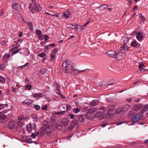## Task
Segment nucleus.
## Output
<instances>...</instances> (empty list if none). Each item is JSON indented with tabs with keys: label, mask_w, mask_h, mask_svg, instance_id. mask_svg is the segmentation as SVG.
<instances>
[{
	"label": "nucleus",
	"mask_w": 148,
	"mask_h": 148,
	"mask_svg": "<svg viewBox=\"0 0 148 148\" xmlns=\"http://www.w3.org/2000/svg\"><path fill=\"white\" fill-rule=\"evenodd\" d=\"M73 65V64L72 62L67 60L62 64V68L63 71L67 73H71V72H72L74 71V70L73 71H72Z\"/></svg>",
	"instance_id": "nucleus-1"
},
{
	"label": "nucleus",
	"mask_w": 148,
	"mask_h": 148,
	"mask_svg": "<svg viewBox=\"0 0 148 148\" xmlns=\"http://www.w3.org/2000/svg\"><path fill=\"white\" fill-rule=\"evenodd\" d=\"M143 107L142 104H135L132 107V109L133 111L130 110L129 112V115H132L135 114L136 112H137Z\"/></svg>",
	"instance_id": "nucleus-2"
},
{
	"label": "nucleus",
	"mask_w": 148,
	"mask_h": 148,
	"mask_svg": "<svg viewBox=\"0 0 148 148\" xmlns=\"http://www.w3.org/2000/svg\"><path fill=\"white\" fill-rule=\"evenodd\" d=\"M142 117V115L139 113H138L135 115L131 120V122L132 123V125H133L136 122H138L141 119Z\"/></svg>",
	"instance_id": "nucleus-3"
},
{
	"label": "nucleus",
	"mask_w": 148,
	"mask_h": 148,
	"mask_svg": "<svg viewBox=\"0 0 148 148\" xmlns=\"http://www.w3.org/2000/svg\"><path fill=\"white\" fill-rule=\"evenodd\" d=\"M87 108H83V109H84L85 110H87V112L86 113L87 116L89 114H91L92 115V114L96 112L97 110V108H92L88 110H87Z\"/></svg>",
	"instance_id": "nucleus-4"
},
{
	"label": "nucleus",
	"mask_w": 148,
	"mask_h": 148,
	"mask_svg": "<svg viewBox=\"0 0 148 148\" xmlns=\"http://www.w3.org/2000/svg\"><path fill=\"white\" fill-rule=\"evenodd\" d=\"M116 53H117L113 50H110L107 52V54L109 57L114 58H115L116 57Z\"/></svg>",
	"instance_id": "nucleus-5"
},
{
	"label": "nucleus",
	"mask_w": 148,
	"mask_h": 148,
	"mask_svg": "<svg viewBox=\"0 0 148 148\" xmlns=\"http://www.w3.org/2000/svg\"><path fill=\"white\" fill-rule=\"evenodd\" d=\"M36 127L35 124H33L32 125L31 123H29L28 125H26L27 131L29 133L32 132V129H34Z\"/></svg>",
	"instance_id": "nucleus-6"
},
{
	"label": "nucleus",
	"mask_w": 148,
	"mask_h": 148,
	"mask_svg": "<svg viewBox=\"0 0 148 148\" xmlns=\"http://www.w3.org/2000/svg\"><path fill=\"white\" fill-rule=\"evenodd\" d=\"M15 125V123L14 121H10L8 123L7 127L9 129L12 130L14 128Z\"/></svg>",
	"instance_id": "nucleus-7"
},
{
	"label": "nucleus",
	"mask_w": 148,
	"mask_h": 148,
	"mask_svg": "<svg viewBox=\"0 0 148 148\" xmlns=\"http://www.w3.org/2000/svg\"><path fill=\"white\" fill-rule=\"evenodd\" d=\"M116 56V58L119 61H120L124 59V56H125V54L124 53L122 52H117Z\"/></svg>",
	"instance_id": "nucleus-8"
},
{
	"label": "nucleus",
	"mask_w": 148,
	"mask_h": 148,
	"mask_svg": "<svg viewBox=\"0 0 148 148\" xmlns=\"http://www.w3.org/2000/svg\"><path fill=\"white\" fill-rule=\"evenodd\" d=\"M54 85L56 86L55 88H56V92L60 95L61 96H63L62 94H61L60 90V86L58 85L57 82H55L54 84Z\"/></svg>",
	"instance_id": "nucleus-9"
},
{
	"label": "nucleus",
	"mask_w": 148,
	"mask_h": 148,
	"mask_svg": "<svg viewBox=\"0 0 148 148\" xmlns=\"http://www.w3.org/2000/svg\"><path fill=\"white\" fill-rule=\"evenodd\" d=\"M17 124L18 126L16 127V130H20L21 127L24 125V122L22 121H18L17 122Z\"/></svg>",
	"instance_id": "nucleus-10"
},
{
	"label": "nucleus",
	"mask_w": 148,
	"mask_h": 148,
	"mask_svg": "<svg viewBox=\"0 0 148 148\" xmlns=\"http://www.w3.org/2000/svg\"><path fill=\"white\" fill-rule=\"evenodd\" d=\"M27 118V116L25 114L21 115L19 116L18 118V121H22L25 120Z\"/></svg>",
	"instance_id": "nucleus-11"
},
{
	"label": "nucleus",
	"mask_w": 148,
	"mask_h": 148,
	"mask_svg": "<svg viewBox=\"0 0 148 148\" xmlns=\"http://www.w3.org/2000/svg\"><path fill=\"white\" fill-rule=\"evenodd\" d=\"M6 116L5 115L0 116V122L2 123H5L6 121Z\"/></svg>",
	"instance_id": "nucleus-12"
},
{
	"label": "nucleus",
	"mask_w": 148,
	"mask_h": 148,
	"mask_svg": "<svg viewBox=\"0 0 148 148\" xmlns=\"http://www.w3.org/2000/svg\"><path fill=\"white\" fill-rule=\"evenodd\" d=\"M99 103V101L95 99L92 100L90 103L89 105L91 106H93L97 105Z\"/></svg>",
	"instance_id": "nucleus-13"
},
{
	"label": "nucleus",
	"mask_w": 148,
	"mask_h": 148,
	"mask_svg": "<svg viewBox=\"0 0 148 148\" xmlns=\"http://www.w3.org/2000/svg\"><path fill=\"white\" fill-rule=\"evenodd\" d=\"M137 38L139 41H140L143 38V33L142 32H139L137 33Z\"/></svg>",
	"instance_id": "nucleus-14"
},
{
	"label": "nucleus",
	"mask_w": 148,
	"mask_h": 148,
	"mask_svg": "<svg viewBox=\"0 0 148 148\" xmlns=\"http://www.w3.org/2000/svg\"><path fill=\"white\" fill-rule=\"evenodd\" d=\"M12 6L13 8L15 9L16 11H18L20 8V5L17 3L12 4Z\"/></svg>",
	"instance_id": "nucleus-15"
},
{
	"label": "nucleus",
	"mask_w": 148,
	"mask_h": 148,
	"mask_svg": "<svg viewBox=\"0 0 148 148\" xmlns=\"http://www.w3.org/2000/svg\"><path fill=\"white\" fill-rule=\"evenodd\" d=\"M33 8L38 11H39L41 10V7L39 5L36 4H34Z\"/></svg>",
	"instance_id": "nucleus-16"
},
{
	"label": "nucleus",
	"mask_w": 148,
	"mask_h": 148,
	"mask_svg": "<svg viewBox=\"0 0 148 148\" xmlns=\"http://www.w3.org/2000/svg\"><path fill=\"white\" fill-rule=\"evenodd\" d=\"M148 108V104L145 105L141 110L140 111V112L141 114H143L145 113L147 110Z\"/></svg>",
	"instance_id": "nucleus-17"
},
{
	"label": "nucleus",
	"mask_w": 148,
	"mask_h": 148,
	"mask_svg": "<svg viewBox=\"0 0 148 148\" xmlns=\"http://www.w3.org/2000/svg\"><path fill=\"white\" fill-rule=\"evenodd\" d=\"M69 121L66 118L64 119L62 121V124L61 126L62 125L64 126H66L69 124Z\"/></svg>",
	"instance_id": "nucleus-18"
},
{
	"label": "nucleus",
	"mask_w": 148,
	"mask_h": 148,
	"mask_svg": "<svg viewBox=\"0 0 148 148\" xmlns=\"http://www.w3.org/2000/svg\"><path fill=\"white\" fill-rule=\"evenodd\" d=\"M123 108L122 107L118 108L116 110V114H119L123 111Z\"/></svg>",
	"instance_id": "nucleus-19"
},
{
	"label": "nucleus",
	"mask_w": 148,
	"mask_h": 148,
	"mask_svg": "<svg viewBox=\"0 0 148 148\" xmlns=\"http://www.w3.org/2000/svg\"><path fill=\"white\" fill-rule=\"evenodd\" d=\"M128 47L127 45L126 44H124V45L120 48V51H123V50H126L127 51L128 50Z\"/></svg>",
	"instance_id": "nucleus-20"
},
{
	"label": "nucleus",
	"mask_w": 148,
	"mask_h": 148,
	"mask_svg": "<svg viewBox=\"0 0 148 148\" xmlns=\"http://www.w3.org/2000/svg\"><path fill=\"white\" fill-rule=\"evenodd\" d=\"M80 122H82L84 121L86 119V116L84 115L80 116L78 118Z\"/></svg>",
	"instance_id": "nucleus-21"
},
{
	"label": "nucleus",
	"mask_w": 148,
	"mask_h": 148,
	"mask_svg": "<svg viewBox=\"0 0 148 148\" xmlns=\"http://www.w3.org/2000/svg\"><path fill=\"white\" fill-rule=\"evenodd\" d=\"M43 94L41 93H35L33 95V97L34 98H38L39 97H42Z\"/></svg>",
	"instance_id": "nucleus-22"
},
{
	"label": "nucleus",
	"mask_w": 148,
	"mask_h": 148,
	"mask_svg": "<svg viewBox=\"0 0 148 148\" xmlns=\"http://www.w3.org/2000/svg\"><path fill=\"white\" fill-rule=\"evenodd\" d=\"M108 7V5H100L99 7V8L101 10H103L107 9Z\"/></svg>",
	"instance_id": "nucleus-23"
},
{
	"label": "nucleus",
	"mask_w": 148,
	"mask_h": 148,
	"mask_svg": "<svg viewBox=\"0 0 148 148\" xmlns=\"http://www.w3.org/2000/svg\"><path fill=\"white\" fill-rule=\"evenodd\" d=\"M131 46L132 47H138V48L140 47V46L139 45H138L136 42L135 41H132L131 43Z\"/></svg>",
	"instance_id": "nucleus-24"
},
{
	"label": "nucleus",
	"mask_w": 148,
	"mask_h": 148,
	"mask_svg": "<svg viewBox=\"0 0 148 148\" xmlns=\"http://www.w3.org/2000/svg\"><path fill=\"white\" fill-rule=\"evenodd\" d=\"M102 115V113L100 112H98L95 114L94 117L95 118H97L101 116Z\"/></svg>",
	"instance_id": "nucleus-25"
},
{
	"label": "nucleus",
	"mask_w": 148,
	"mask_h": 148,
	"mask_svg": "<svg viewBox=\"0 0 148 148\" xmlns=\"http://www.w3.org/2000/svg\"><path fill=\"white\" fill-rule=\"evenodd\" d=\"M45 132H46L47 133H50L51 132V129L50 127L48 126H46L45 129Z\"/></svg>",
	"instance_id": "nucleus-26"
},
{
	"label": "nucleus",
	"mask_w": 148,
	"mask_h": 148,
	"mask_svg": "<svg viewBox=\"0 0 148 148\" xmlns=\"http://www.w3.org/2000/svg\"><path fill=\"white\" fill-rule=\"evenodd\" d=\"M70 124L71 126H72L74 127L77 126V123L76 121L74 120L71 122Z\"/></svg>",
	"instance_id": "nucleus-27"
},
{
	"label": "nucleus",
	"mask_w": 148,
	"mask_h": 148,
	"mask_svg": "<svg viewBox=\"0 0 148 148\" xmlns=\"http://www.w3.org/2000/svg\"><path fill=\"white\" fill-rule=\"evenodd\" d=\"M56 53H53L51 55H50V57L51 58L50 59V60L52 62H54V58H55V57L56 56Z\"/></svg>",
	"instance_id": "nucleus-28"
},
{
	"label": "nucleus",
	"mask_w": 148,
	"mask_h": 148,
	"mask_svg": "<svg viewBox=\"0 0 148 148\" xmlns=\"http://www.w3.org/2000/svg\"><path fill=\"white\" fill-rule=\"evenodd\" d=\"M108 110H109V111H108V115L110 116V115H112V114H114V112L113 111L114 109H108Z\"/></svg>",
	"instance_id": "nucleus-29"
},
{
	"label": "nucleus",
	"mask_w": 148,
	"mask_h": 148,
	"mask_svg": "<svg viewBox=\"0 0 148 148\" xmlns=\"http://www.w3.org/2000/svg\"><path fill=\"white\" fill-rule=\"evenodd\" d=\"M32 116L33 119L34 121H37L38 120V119L37 116L36 114H32Z\"/></svg>",
	"instance_id": "nucleus-30"
},
{
	"label": "nucleus",
	"mask_w": 148,
	"mask_h": 148,
	"mask_svg": "<svg viewBox=\"0 0 148 148\" xmlns=\"http://www.w3.org/2000/svg\"><path fill=\"white\" fill-rule=\"evenodd\" d=\"M28 26L30 30H33V29L32 23L31 22H28L27 23Z\"/></svg>",
	"instance_id": "nucleus-31"
},
{
	"label": "nucleus",
	"mask_w": 148,
	"mask_h": 148,
	"mask_svg": "<svg viewBox=\"0 0 148 148\" xmlns=\"http://www.w3.org/2000/svg\"><path fill=\"white\" fill-rule=\"evenodd\" d=\"M65 111H59L56 112V115H59L60 114H64L65 113Z\"/></svg>",
	"instance_id": "nucleus-32"
},
{
	"label": "nucleus",
	"mask_w": 148,
	"mask_h": 148,
	"mask_svg": "<svg viewBox=\"0 0 148 148\" xmlns=\"http://www.w3.org/2000/svg\"><path fill=\"white\" fill-rule=\"evenodd\" d=\"M7 106L8 104H0V110H1L3 108H5V107H7Z\"/></svg>",
	"instance_id": "nucleus-33"
},
{
	"label": "nucleus",
	"mask_w": 148,
	"mask_h": 148,
	"mask_svg": "<svg viewBox=\"0 0 148 148\" xmlns=\"http://www.w3.org/2000/svg\"><path fill=\"white\" fill-rule=\"evenodd\" d=\"M27 105L29 107H33V106H34V104H33L32 101L29 100V102H28Z\"/></svg>",
	"instance_id": "nucleus-34"
},
{
	"label": "nucleus",
	"mask_w": 148,
	"mask_h": 148,
	"mask_svg": "<svg viewBox=\"0 0 148 148\" xmlns=\"http://www.w3.org/2000/svg\"><path fill=\"white\" fill-rule=\"evenodd\" d=\"M68 25L69 26L68 27L69 28H71L72 29H74L76 28V26L75 25H74L73 24H68Z\"/></svg>",
	"instance_id": "nucleus-35"
},
{
	"label": "nucleus",
	"mask_w": 148,
	"mask_h": 148,
	"mask_svg": "<svg viewBox=\"0 0 148 148\" xmlns=\"http://www.w3.org/2000/svg\"><path fill=\"white\" fill-rule=\"evenodd\" d=\"M115 106V104H111L108 105V109H113V108H114Z\"/></svg>",
	"instance_id": "nucleus-36"
},
{
	"label": "nucleus",
	"mask_w": 148,
	"mask_h": 148,
	"mask_svg": "<svg viewBox=\"0 0 148 148\" xmlns=\"http://www.w3.org/2000/svg\"><path fill=\"white\" fill-rule=\"evenodd\" d=\"M32 87V86L31 85H27L25 86V88L26 89H27L28 90H30L31 89Z\"/></svg>",
	"instance_id": "nucleus-37"
},
{
	"label": "nucleus",
	"mask_w": 148,
	"mask_h": 148,
	"mask_svg": "<svg viewBox=\"0 0 148 148\" xmlns=\"http://www.w3.org/2000/svg\"><path fill=\"white\" fill-rule=\"evenodd\" d=\"M5 79L3 77L0 76V82L2 83H4L5 82Z\"/></svg>",
	"instance_id": "nucleus-38"
},
{
	"label": "nucleus",
	"mask_w": 148,
	"mask_h": 148,
	"mask_svg": "<svg viewBox=\"0 0 148 148\" xmlns=\"http://www.w3.org/2000/svg\"><path fill=\"white\" fill-rule=\"evenodd\" d=\"M129 38L128 37L126 36L124 38L123 40V42H124V44H126V43L129 41Z\"/></svg>",
	"instance_id": "nucleus-39"
},
{
	"label": "nucleus",
	"mask_w": 148,
	"mask_h": 148,
	"mask_svg": "<svg viewBox=\"0 0 148 148\" xmlns=\"http://www.w3.org/2000/svg\"><path fill=\"white\" fill-rule=\"evenodd\" d=\"M84 28L83 26L81 25H78L77 27V29L79 30H82Z\"/></svg>",
	"instance_id": "nucleus-40"
},
{
	"label": "nucleus",
	"mask_w": 148,
	"mask_h": 148,
	"mask_svg": "<svg viewBox=\"0 0 148 148\" xmlns=\"http://www.w3.org/2000/svg\"><path fill=\"white\" fill-rule=\"evenodd\" d=\"M36 34L38 36L41 35L42 34V32L40 30L37 29L36 31Z\"/></svg>",
	"instance_id": "nucleus-41"
},
{
	"label": "nucleus",
	"mask_w": 148,
	"mask_h": 148,
	"mask_svg": "<svg viewBox=\"0 0 148 148\" xmlns=\"http://www.w3.org/2000/svg\"><path fill=\"white\" fill-rule=\"evenodd\" d=\"M80 111L79 109L77 108H76L73 109V112L75 113H78Z\"/></svg>",
	"instance_id": "nucleus-42"
},
{
	"label": "nucleus",
	"mask_w": 148,
	"mask_h": 148,
	"mask_svg": "<svg viewBox=\"0 0 148 148\" xmlns=\"http://www.w3.org/2000/svg\"><path fill=\"white\" fill-rule=\"evenodd\" d=\"M29 64L28 62H27L24 65L19 67V68H20L21 69H23L25 67L27 66Z\"/></svg>",
	"instance_id": "nucleus-43"
},
{
	"label": "nucleus",
	"mask_w": 148,
	"mask_h": 148,
	"mask_svg": "<svg viewBox=\"0 0 148 148\" xmlns=\"http://www.w3.org/2000/svg\"><path fill=\"white\" fill-rule=\"evenodd\" d=\"M10 54H8L5 55L3 56V58L4 60L7 59L10 57Z\"/></svg>",
	"instance_id": "nucleus-44"
},
{
	"label": "nucleus",
	"mask_w": 148,
	"mask_h": 148,
	"mask_svg": "<svg viewBox=\"0 0 148 148\" xmlns=\"http://www.w3.org/2000/svg\"><path fill=\"white\" fill-rule=\"evenodd\" d=\"M50 119L52 121L55 122L56 119V118L54 116H52L50 118Z\"/></svg>",
	"instance_id": "nucleus-45"
},
{
	"label": "nucleus",
	"mask_w": 148,
	"mask_h": 148,
	"mask_svg": "<svg viewBox=\"0 0 148 148\" xmlns=\"http://www.w3.org/2000/svg\"><path fill=\"white\" fill-rule=\"evenodd\" d=\"M34 107L35 109L37 110H38L40 108V106L38 105H34Z\"/></svg>",
	"instance_id": "nucleus-46"
},
{
	"label": "nucleus",
	"mask_w": 148,
	"mask_h": 148,
	"mask_svg": "<svg viewBox=\"0 0 148 148\" xmlns=\"http://www.w3.org/2000/svg\"><path fill=\"white\" fill-rule=\"evenodd\" d=\"M38 56L41 58H42L45 56V54L44 52H42L41 53L38 54Z\"/></svg>",
	"instance_id": "nucleus-47"
},
{
	"label": "nucleus",
	"mask_w": 148,
	"mask_h": 148,
	"mask_svg": "<svg viewBox=\"0 0 148 148\" xmlns=\"http://www.w3.org/2000/svg\"><path fill=\"white\" fill-rule=\"evenodd\" d=\"M146 19L144 17H143L141 18L140 23H144Z\"/></svg>",
	"instance_id": "nucleus-48"
},
{
	"label": "nucleus",
	"mask_w": 148,
	"mask_h": 148,
	"mask_svg": "<svg viewBox=\"0 0 148 148\" xmlns=\"http://www.w3.org/2000/svg\"><path fill=\"white\" fill-rule=\"evenodd\" d=\"M29 100L28 99H26L25 101H23V103L24 104L27 105L28 102H29Z\"/></svg>",
	"instance_id": "nucleus-49"
},
{
	"label": "nucleus",
	"mask_w": 148,
	"mask_h": 148,
	"mask_svg": "<svg viewBox=\"0 0 148 148\" xmlns=\"http://www.w3.org/2000/svg\"><path fill=\"white\" fill-rule=\"evenodd\" d=\"M21 50V49H17L16 50L12 52V53L14 54H16V53H18Z\"/></svg>",
	"instance_id": "nucleus-50"
},
{
	"label": "nucleus",
	"mask_w": 148,
	"mask_h": 148,
	"mask_svg": "<svg viewBox=\"0 0 148 148\" xmlns=\"http://www.w3.org/2000/svg\"><path fill=\"white\" fill-rule=\"evenodd\" d=\"M66 108L67 109L66 112H67L68 111L70 110L71 108V106L69 104L66 105Z\"/></svg>",
	"instance_id": "nucleus-51"
},
{
	"label": "nucleus",
	"mask_w": 148,
	"mask_h": 148,
	"mask_svg": "<svg viewBox=\"0 0 148 148\" xmlns=\"http://www.w3.org/2000/svg\"><path fill=\"white\" fill-rule=\"evenodd\" d=\"M64 17L66 19L69 17V15L68 14L64 12Z\"/></svg>",
	"instance_id": "nucleus-52"
},
{
	"label": "nucleus",
	"mask_w": 148,
	"mask_h": 148,
	"mask_svg": "<svg viewBox=\"0 0 148 148\" xmlns=\"http://www.w3.org/2000/svg\"><path fill=\"white\" fill-rule=\"evenodd\" d=\"M37 136L36 134H35V133H32L31 134V137L33 138H35Z\"/></svg>",
	"instance_id": "nucleus-53"
},
{
	"label": "nucleus",
	"mask_w": 148,
	"mask_h": 148,
	"mask_svg": "<svg viewBox=\"0 0 148 148\" xmlns=\"http://www.w3.org/2000/svg\"><path fill=\"white\" fill-rule=\"evenodd\" d=\"M73 127L72 126H71V124L68 127V130L70 132H71L73 129Z\"/></svg>",
	"instance_id": "nucleus-54"
},
{
	"label": "nucleus",
	"mask_w": 148,
	"mask_h": 148,
	"mask_svg": "<svg viewBox=\"0 0 148 148\" xmlns=\"http://www.w3.org/2000/svg\"><path fill=\"white\" fill-rule=\"evenodd\" d=\"M45 51L46 53H47L49 52V48L47 47V46H46L44 48Z\"/></svg>",
	"instance_id": "nucleus-55"
},
{
	"label": "nucleus",
	"mask_w": 148,
	"mask_h": 148,
	"mask_svg": "<svg viewBox=\"0 0 148 148\" xmlns=\"http://www.w3.org/2000/svg\"><path fill=\"white\" fill-rule=\"evenodd\" d=\"M73 69H72V71H73L74 70V71H73L72 72H71V73L73 75L77 74V73H75V71H77V70L76 69H73Z\"/></svg>",
	"instance_id": "nucleus-56"
},
{
	"label": "nucleus",
	"mask_w": 148,
	"mask_h": 148,
	"mask_svg": "<svg viewBox=\"0 0 148 148\" xmlns=\"http://www.w3.org/2000/svg\"><path fill=\"white\" fill-rule=\"evenodd\" d=\"M47 105H46L41 108L42 110H46L47 109Z\"/></svg>",
	"instance_id": "nucleus-57"
},
{
	"label": "nucleus",
	"mask_w": 148,
	"mask_h": 148,
	"mask_svg": "<svg viewBox=\"0 0 148 148\" xmlns=\"http://www.w3.org/2000/svg\"><path fill=\"white\" fill-rule=\"evenodd\" d=\"M145 66L143 64H139V68L140 69H141L143 67Z\"/></svg>",
	"instance_id": "nucleus-58"
},
{
	"label": "nucleus",
	"mask_w": 148,
	"mask_h": 148,
	"mask_svg": "<svg viewBox=\"0 0 148 148\" xmlns=\"http://www.w3.org/2000/svg\"><path fill=\"white\" fill-rule=\"evenodd\" d=\"M48 46L52 47H53L56 46V45L54 43H52L49 44Z\"/></svg>",
	"instance_id": "nucleus-59"
},
{
	"label": "nucleus",
	"mask_w": 148,
	"mask_h": 148,
	"mask_svg": "<svg viewBox=\"0 0 148 148\" xmlns=\"http://www.w3.org/2000/svg\"><path fill=\"white\" fill-rule=\"evenodd\" d=\"M25 82L26 84H29L30 83L29 80L27 78H26L25 79Z\"/></svg>",
	"instance_id": "nucleus-60"
},
{
	"label": "nucleus",
	"mask_w": 148,
	"mask_h": 148,
	"mask_svg": "<svg viewBox=\"0 0 148 148\" xmlns=\"http://www.w3.org/2000/svg\"><path fill=\"white\" fill-rule=\"evenodd\" d=\"M4 10L3 9H2L1 10L0 12V17H1V16L3 15V13L4 12Z\"/></svg>",
	"instance_id": "nucleus-61"
},
{
	"label": "nucleus",
	"mask_w": 148,
	"mask_h": 148,
	"mask_svg": "<svg viewBox=\"0 0 148 148\" xmlns=\"http://www.w3.org/2000/svg\"><path fill=\"white\" fill-rule=\"evenodd\" d=\"M44 37L45 38V40L46 41L49 38V36L47 35H45L44 36Z\"/></svg>",
	"instance_id": "nucleus-62"
},
{
	"label": "nucleus",
	"mask_w": 148,
	"mask_h": 148,
	"mask_svg": "<svg viewBox=\"0 0 148 148\" xmlns=\"http://www.w3.org/2000/svg\"><path fill=\"white\" fill-rule=\"evenodd\" d=\"M58 51V49L56 48H55L52 52L53 53H56Z\"/></svg>",
	"instance_id": "nucleus-63"
},
{
	"label": "nucleus",
	"mask_w": 148,
	"mask_h": 148,
	"mask_svg": "<svg viewBox=\"0 0 148 148\" xmlns=\"http://www.w3.org/2000/svg\"><path fill=\"white\" fill-rule=\"evenodd\" d=\"M4 68V66L3 64H1L0 65V69L1 70H3V69Z\"/></svg>",
	"instance_id": "nucleus-64"
}]
</instances>
